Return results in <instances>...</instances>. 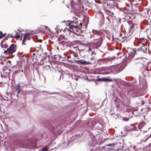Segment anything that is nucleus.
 Here are the masks:
<instances>
[{
  "label": "nucleus",
  "instance_id": "f704fd0d",
  "mask_svg": "<svg viewBox=\"0 0 151 151\" xmlns=\"http://www.w3.org/2000/svg\"><path fill=\"white\" fill-rule=\"evenodd\" d=\"M74 23L75 24H76L77 22H75L74 21H71V22H70V24H72V23Z\"/></svg>",
  "mask_w": 151,
  "mask_h": 151
},
{
  "label": "nucleus",
  "instance_id": "37998d69",
  "mask_svg": "<svg viewBox=\"0 0 151 151\" xmlns=\"http://www.w3.org/2000/svg\"><path fill=\"white\" fill-rule=\"evenodd\" d=\"M8 63H11V61L10 60H8L7 61Z\"/></svg>",
  "mask_w": 151,
  "mask_h": 151
},
{
  "label": "nucleus",
  "instance_id": "7c9ffc66",
  "mask_svg": "<svg viewBox=\"0 0 151 151\" xmlns=\"http://www.w3.org/2000/svg\"><path fill=\"white\" fill-rule=\"evenodd\" d=\"M117 99L116 98H115V99L114 100V101L116 104V102H117Z\"/></svg>",
  "mask_w": 151,
  "mask_h": 151
},
{
  "label": "nucleus",
  "instance_id": "e2e57ef3",
  "mask_svg": "<svg viewBox=\"0 0 151 151\" xmlns=\"http://www.w3.org/2000/svg\"><path fill=\"white\" fill-rule=\"evenodd\" d=\"M68 58H69V57H68Z\"/></svg>",
  "mask_w": 151,
  "mask_h": 151
},
{
  "label": "nucleus",
  "instance_id": "864d4df0",
  "mask_svg": "<svg viewBox=\"0 0 151 151\" xmlns=\"http://www.w3.org/2000/svg\"><path fill=\"white\" fill-rule=\"evenodd\" d=\"M138 128H139V129H140V128L139 127V126L138 125Z\"/></svg>",
  "mask_w": 151,
  "mask_h": 151
},
{
  "label": "nucleus",
  "instance_id": "c85d7f7f",
  "mask_svg": "<svg viewBox=\"0 0 151 151\" xmlns=\"http://www.w3.org/2000/svg\"><path fill=\"white\" fill-rule=\"evenodd\" d=\"M74 60H68V61L69 62H70V63H75V62H74Z\"/></svg>",
  "mask_w": 151,
  "mask_h": 151
},
{
  "label": "nucleus",
  "instance_id": "603ef678",
  "mask_svg": "<svg viewBox=\"0 0 151 151\" xmlns=\"http://www.w3.org/2000/svg\"><path fill=\"white\" fill-rule=\"evenodd\" d=\"M122 53H118L117 55H119V54H122Z\"/></svg>",
  "mask_w": 151,
  "mask_h": 151
},
{
  "label": "nucleus",
  "instance_id": "7ed1b4c3",
  "mask_svg": "<svg viewBox=\"0 0 151 151\" xmlns=\"http://www.w3.org/2000/svg\"><path fill=\"white\" fill-rule=\"evenodd\" d=\"M16 50V45L14 44H11L10 47L7 49L6 51H4V53L9 54L15 52Z\"/></svg>",
  "mask_w": 151,
  "mask_h": 151
},
{
  "label": "nucleus",
  "instance_id": "052dcab7",
  "mask_svg": "<svg viewBox=\"0 0 151 151\" xmlns=\"http://www.w3.org/2000/svg\"><path fill=\"white\" fill-rule=\"evenodd\" d=\"M39 46H40V47L41 46V45H40Z\"/></svg>",
  "mask_w": 151,
  "mask_h": 151
},
{
  "label": "nucleus",
  "instance_id": "4d7b16f0",
  "mask_svg": "<svg viewBox=\"0 0 151 151\" xmlns=\"http://www.w3.org/2000/svg\"><path fill=\"white\" fill-rule=\"evenodd\" d=\"M143 124H144V123H141V124H142V125H143ZM139 124H141V123H139Z\"/></svg>",
  "mask_w": 151,
  "mask_h": 151
},
{
  "label": "nucleus",
  "instance_id": "b1692460",
  "mask_svg": "<svg viewBox=\"0 0 151 151\" xmlns=\"http://www.w3.org/2000/svg\"><path fill=\"white\" fill-rule=\"evenodd\" d=\"M93 60V62H95V58L94 56H93L91 58L90 60Z\"/></svg>",
  "mask_w": 151,
  "mask_h": 151
},
{
  "label": "nucleus",
  "instance_id": "79ce46f5",
  "mask_svg": "<svg viewBox=\"0 0 151 151\" xmlns=\"http://www.w3.org/2000/svg\"><path fill=\"white\" fill-rule=\"evenodd\" d=\"M121 29H122L123 28V25L122 24L121 27Z\"/></svg>",
  "mask_w": 151,
  "mask_h": 151
},
{
  "label": "nucleus",
  "instance_id": "423d86ee",
  "mask_svg": "<svg viewBox=\"0 0 151 151\" xmlns=\"http://www.w3.org/2000/svg\"><path fill=\"white\" fill-rule=\"evenodd\" d=\"M21 87L19 83H17L16 84L15 86V92L16 94L18 95L19 94L21 90Z\"/></svg>",
  "mask_w": 151,
  "mask_h": 151
},
{
  "label": "nucleus",
  "instance_id": "4be33fe9",
  "mask_svg": "<svg viewBox=\"0 0 151 151\" xmlns=\"http://www.w3.org/2000/svg\"><path fill=\"white\" fill-rule=\"evenodd\" d=\"M140 133L137 132L134 134V137H137L139 135Z\"/></svg>",
  "mask_w": 151,
  "mask_h": 151
},
{
  "label": "nucleus",
  "instance_id": "58836bf2",
  "mask_svg": "<svg viewBox=\"0 0 151 151\" xmlns=\"http://www.w3.org/2000/svg\"><path fill=\"white\" fill-rule=\"evenodd\" d=\"M113 6V7L111 6V8H112V7H113L114 8H115L116 7V5Z\"/></svg>",
  "mask_w": 151,
  "mask_h": 151
},
{
  "label": "nucleus",
  "instance_id": "13d9d810",
  "mask_svg": "<svg viewBox=\"0 0 151 151\" xmlns=\"http://www.w3.org/2000/svg\"><path fill=\"white\" fill-rule=\"evenodd\" d=\"M65 22V21L64 20V21H63L62 22Z\"/></svg>",
  "mask_w": 151,
  "mask_h": 151
},
{
  "label": "nucleus",
  "instance_id": "a18cd8bd",
  "mask_svg": "<svg viewBox=\"0 0 151 151\" xmlns=\"http://www.w3.org/2000/svg\"><path fill=\"white\" fill-rule=\"evenodd\" d=\"M120 115L119 114H117L116 115V116H117L118 118H119V116Z\"/></svg>",
  "mask_w": 151,
  "mask_h": 151
},
{
  "label": "nucleus",
  "instance_id": "6ab92c4d",
  "mask_svg": "<svg viewBox=\"0 0 151 151\" xmlns=\"http://www.w3.org/2000/svg\"><path fill=\"white\" fill-rule=\"evenodd\" d=\"M102 1V3H104L105 5H106L107 6H108V4L106 2L107 1H108V0H101Z\"/></svg>",
  "mask_w": 151,
  "mask_h": 151
},
{
  "label": "nucleus",
  "instance_id": "3c124183",
  "mask_svg": "<svg viewBox=\"0 0 151 151\" xmlns=\"http://www.w3.org/2000/svg\"><path fill=\"white\" fill-rule=\"evenodd\" d=\"M147 12H148L149 11V10H150L149 9H148V10L147 9ZM147 13L148 14V13L147 12Z\"/></svg>",
  "mask_w": 151,
  "mask_h": 151
},
{
  "label": "nucleus",
  "instance_id": "2f4dec72",
  "mask_svg": "<svg viewBox=\"0 0 151 151\" xmlns=\"http://www.w3.org/2000/svg\"><path fill=\"white\" fill-rule=\"evenodd\" d=\"M26 40L24 38L23 40L22 41V44L23 45H25V43H24V42Z\"/></svg>",
  "mask_w": 151,
  "mask_h": 151
},
{
  "label": "nucleus",
  "instance_id": "6e6d98bb",
  "mask_svg": "<svg viewBox=\"0 0 151 151\" xmlns=\"http://www.w3.org/2000/svg\"><path fill=\"white\" fill-rule=\"evenodd\" d=\"M33 55H35V53H33Z\"/></svg>",
  "mask_w": 151,
  "mask_h": 151
},
{
  "label": "nucleus",
  "instance_id": "20e7f679",
  "mask_svg": "<svg viewBox=\"0 0 151 151\" xmlns=\"http://www.w3.org/2000/svg\"><path fill=\"white\" fill-rule=\"evenodd\" d=\"M111 68L109 67H102L99 69V70L103 72L101 73L103 75H107L111 73Z\"/></svg>",
  "mask_w": 151,
  "mask_h": 151
},
{
  "label": "nucleus",
  "instance_id": "9d476101",
  "mask_svg": "<svg viewBox=\"0 0 151 151\" xmlns=\"http://www.w3.org/2000/svg\"><path fill=\"white\" fill-rule=\"evenodd\" d=\"M102 42V39L101 37V38H100L99 40L96 43V45L97 48L100 47L101 45Z\"/></svg>",
  "mask_w": 151,
  "mask_h": 151
},
{
  "label": "nucleus",
  "instance_id": "a19ab883",
  "mask_svg": "<svg viewBox=\"0 0 151 151\" xmlns=\"http://www.w3.org/2000/svg\"><path fill=\"white\" fill-rule=\"evenodd\" d=\"M93 54H95V53H94V52L92 51V52H91V54L92 55H93Z\"/></svg>",
  "mask_w": 151,
  "mask_h": 151
},
{
  "label": "nucleus",
  "instance_id": "f257e3e1",
  "mask_svg": "<svg viewBox=\"0 0 151 151\" xmlns=\"http://www.w3.org/2000/svg\"><path fill=\"white\" fill-rule=\"evenodd\" d=\"M147 85L146 82H144L140 87L130 89L127 93L131 95L133 98H136L144 95L147 92Z\"/></svg>",
  "mask_w": 151,
  "mask_h": 151
},
{
  "label": "nucleus",
  "instance_id": "ddd939ff",
  "mask_svg": "<svg viewBox=\"0 0 151 151\" xmlns=\"http://www.w3.org/2000/svg\"><path fill=\"white\" fill-rule=\"evenodd\" d=\"M92 33L93 35L96 34V35H99L101 34V32L98 30L93 29L92 31Z\"/></svg>",
  "mask_w": 151,
  "mask_h": 151
},
{
  "label": "nucleus",
  "instance_id": "680f3d73",
  "mask_svg": "<svg viewBox=\"0 0 151 151\" xmlns=\"http://www.w3.org/2000/svg\"><path fill=\"white\" fill-rule=\"evenodd\" d=\"M18 0L20 1L21 0Z\"/></svg>",
  "mask_w": 151,
  "mask_h": 151
},
{
  "label": "nucleus",
  "instance_id": "aec40b11",
  "mask_svg": "<svg viewBox=\"0 0 151 151\" xmlns=\"http://www.w3.org/2000/svg\"><path fill=\"white\" fill-rule=\"evenodd\" d=\"M122 120L124 121L127 122L129 120V119L128 118L124 117L122 118Z\"/></svg>",
  "mask_w": 151,
  "mask_h": 151
},
{
  "label": "nucleus",
  "instance_id": "09e8293b",
  "mask_svg": "<svg viewBox=\"0 0 151 151\" xmlns=\"http://www.w3.org/2000/svg\"><path fill=\"white\" fill-rule=\"evenodd\" d=\"M0 34H1V35L2 34V32L1 31L0 32Z\"/></svg>",
  "mask_w": 151,
  "mask_h": 151
},
{
  "label": "nucleus",
  "instance_id": "a878e982",
  "mask_svg": "<svg viewBox=\"0 0 151 151\" xmlns=\"http://www.w3.org/2000/svg\"><path fill=\"white\" fill-rule=\"evenodd\" d=\"M94 123H87V126H89V125H90L89 124H91V125H92V128H93V127H94V124H93Z\"/></svg>",
  "mask_w": 151,
  "mask_h": 151
},
{
  "label": "nucleus",
  "instance_id": "5701e85b",
  "mask_svg": "<svg viewBox=\"0 0 151 151\" xmlns=\"http://www.w3.org/2000/svg\"><path fill=\"white\" fill-rule=\"evenodd\" d=\"M46 93L48 94H50V95H52L54 94H55L57 93H55V92H47Z\"/></svg>",
  "mask_w": 151,
  "mask_h": 151
},
{
  "label": "nucleus",
  "instance_id": "f8f14e48",
  "mask_svg": "<svg viewBox=\"0 0 151 151\" xmlns=\"http://www.w3.org/2000/svg\"><path fill=\"white\" fill-rule=\"evenodd\" d=\"M49 126L48 127V129L51 131H53L55 129V127L51 123H49Z\"/></svg>",
  "mask_w": 151,
  "mask_h": 151
},
{
  "label": "nucleus",
  "instance_id": "5fc2aeb1",
  "mask_svg": "<svg viewBox=\"0 0 151 151\" xmlns=\"http://www.w3.org/2000/svg\"><path fill=\"white\" fill-rule=\"evenodd\" d=\"M11 36L12 37H13V36L12 35H11Z\"/></svg>",
  "mask_w": 151,
  "mask_h": 151
},
{
  "label": "nucleus",
  "instance_id": "6e6552de",
  "mask_svg": "<svg viewBox=\"0 0 151 151\" xmlns=\"http://www.w3.org/2000/svg\"><path fill=\"white\" fill-rule=\"evenodd\" d=\"M99 81H104V82H111L112 81V79H109L107 78H99L98 79Z\"/></svg>",
  "mask_w": 151,
  "mask_h": 151
},
{
  "label": "nucleus",
  "instance_id": "bf43d9fd",
  "mask_svg": "<svg viewBox=\"0 0 151 151\" xmlns=\"http://www.w3.org/2000/svg\"><path fill=\"white\" fill-rule=\"evenodd\" d=\"M147 131H144V132H146Z\"/></svg>",
  "mask_w": 151,
  "mask_h": 151
},
{
  "label": "nucleus",
  "instance_id": "0eeeda50",
  "mask_svg": "<svg viewBox=\"0 0 151 151\" xmlns=\"http://www.w3.org/2000/svg\"><path fill=\"white\" fill-rule=\"evenodd\" d=\"M127 22L129 23V25H130L129 32V33H132L133 31L134 30L133 29L134 28L133 24L132 22L129 23L128 21Z\"/></svg>",
  "mask_w": 151,
  "mask_h": 151
},
{
  "label": "nucleus",
  "instance_id": "4c0bfd02",
  "mask_svg": "<svg viewBox=\"0 0 151 151\" xmlns=\"http://www.w3.org/2000/svg\"><path fill=\"white\" fill-rule=\"evenodd\" d=\"M117 151H122V150L121 148L117 149L116 150Z\"/></svg>",
  "mask_w": 151,
  "mask_h": 151
},
{
  "label": "nucleus",
  "instance_id": "de8ad7c7",
  "mask_svg": "<svg viewBox=\"0 0 151 151\" xmlns=\"http://www.w3.org/2000/svg\"><path fill=\"white\" fill-rule=\"evenodd\" d=\"M111 144H109L108 145H107V146H111Z\"/></svg>",
  "mask_w": 151,
  "mask_h": 151
},
{
  "label": "nucleus",
  "instance_id": "412c9836",
  "mask_svg": "<svg viewBox=\"0 0 151 151\" xmlns=\"http://www.w3.org/2000/svg\"><path fill=\"white\" fill-rule=\"evenodd\" d=\"M48 150V148L46 147H44L42 150H41V151H47Z\"/></svg>",
  "mask_w": 151,
  "mask_h": 151
},
{
  "label": "nucleus",
  "instance_id": "cd10ccee",
  "mask_svg": "<svg viewBox=\"0 0 151 151\" xmlns=\"http://www.w3.org/2000/svg\"><path fill=\"white\" fill-rule=\"evenodd\" d=\"M6 35V33H4V34H2L0 35V38H2V37L5 36V35Z\"/></svg>",
  "mask_w": 151,
  "mask_h": 151
},
{
  "label": "nucleus",
  "instance_id": "bb28decb",
  "mask_svg": "<svg viewBox=\"0 0 151 151\" xmlns=\"http://www.w3.org/2000/svg\"><path fill=\"white\" fill-rule=\"evenodd\" d=\"M123 69L121 68H119L118 67V68H117V70H118L117 72H119L120 71H121L122 70H123Z\"/></svg>",
  "mask_w": 151,
  "mask_h": 151
},
{
  "label": "nucleus",
  "instance_id": "72a5a7b5",
  "mask_svg": "<svg viewBox=\"0 0 151 151\" xmlns=\"http://www.w3.org/2000/svg\"><path fill=\"white\" fill-rule=\"evenodd\" d=\"M43 27H44L45 29H49V28L46 26L44 25L43 26Z\"/></svg>",
  "mask_w": 151,
  "mask_h": 151
},
{
  "label": "nucleus",
  "instance_id": "f03ea898",
  "mask_svg": "<svg viewBox=\"0 0 151 151\" xmlns=\"http://www.w3.org/2000/svg\"><path fill=\"white\" fill-rule=\"evenodd\" d=\"M138 46L140 47L137 49V51L135 50H134L132 49L131 50L130 52H127V53H123V55L122 56H121V57H123L126 58L127 56V58L129 59H131L134 57L135 54L138 53L137 52H142L143 53H147V48L146 45L144 43H140L138 45Z\"/></svg>",
  "mask_w": 151,
  "mask_h": 151
},
{
  "label": "nucleus",
  "instance_id": "2eb2a0df",
  "mask_svg": "<svg viewBox=\"0 0 151 151\" xmlns=\"http://www.w3.org/2000/svg\"><path fill=\"white\" fill-rule=\"evenodd\" d=\"M0 125L2 128H3V126H4L6 129H9V128L10 127V126L7 125L6 123H3V124L0 123Z\"/></svg>",
  "mask_w": 151,
  "mask_h": 151
},
{
  "label": "nucleus",
  "instance_id": "9b49d317",
  "mask_svg": "<svg viewBox=\"0 0 151 151\" xmlns=\"http://www.w3.org/2000/svg\"><path fill=\"white\" fill-rule=\"evenodd\" d=\"M32 34L31 33H25L24 36V38L25 40H26V39L29 40L30 37V35Z\"/></svg>",
  "mask_w": 151,
  "mask_h": 151
},
{
  "label": "nucleus",
  "instance_id": "c03bdc74",
  "mask_svg": "<svg viewBox=\"0 0 151 151\" xmlns=\"http://www.w3.org/2000/svg\"><path fill=\"white\" fill-rule=\"evenodd\" d=\"M55 144H56V142H54L53 143V144L52 145V146H54V145H55Z\"/></svg>",
  "mask_w": 151,
  "mask_h": 151
},
{
  "label": "nucleus",
  "instance_id": "4468645a",
  "mask_svg": "<svg viewBox=\"0 0 151 151\" xmlns=\"http://www.w3.org/2000/svg\"><path fill=\"white\" fill-rule=\"evenodd\" d=\"M68 144V142L66 143V144L65 142H64L62 143V144H60V146H62V148H65L67 147V145Z\"/></svg>",
  "mask_w": 151,
  "mask_h": 151
},
{
  "label": "nucleus",
  "instance_id": "c756f323",
  "mask_svg": "<svg viewBox=\"0 0 151 151\" xmlns=\"http://www.w3.org/2000/svg\"><path fill=\"white\" fill-rule=\"evenodd\" d=\"M151 137V134L148 137H147L145 139V141H147L149 138H150Z\"/></svg>",
  "mask_w": 151,
  "mask_h": 151
},
{
  "label": "nucleus",
  "instance_id": "ea45409f",
  "mask_svg": "<svg viewBox=\"0 0 151 151\" xmlns=\"http://www.w3.org/2000/svg\"><path fill=\"white\" fill-rule=\"evenodd\" d=\"M42 41V39H39L38 40V41L39 42H41Z\"/></svg>",
  "mask_w": 151,
  "mask_h": 151
},
{
  "label": "nucleus",
  "instance_id": "a211bd4d",
  "mask_svg": "<svg viewBox=\"0 0 151 151\" xmlns=\"http://www.w3.org/2000/svg\"><path fill=\"white\" fill-rule=\"evenodd\" d=\"M70 29H72L73 30L74 29H76V27L74 25H70L69 27Z\"/></svg>",
  "mask_w": 151,
  "mask_h": 151
},
{
  "label": "nucleus",
  "instance_id": "393cba45",
  "mask_svg": "<svg viewBox=\"0 0 151 151\" xmlns=\"http://www.w3.org/2000/svg\"><path fill=\"white\" fill-rule=\"evenodd\" d=\"M82 24L81 23H80L79 24V27H78V26L76 27V28H77V29H78L80 28V27L81 28L82 27Z\"/></svg>",
  "mask_w": 151,
  "mask_h": 151
},
{
  "label": "nucleus",
  "instance_id": "473e14b6",
  "mask_svg": "<svg viewBox=\"0 0 151 151\" xmlns=\"http://www.w3.org/2000/svg\"><path fill=\"white\" fill-rule=\"evenodd\" d=\"M94 63V62H87V63H86V64L88 65V64H91V63Z\"/></svg>",
  "mask_w": 151,
  "mask_h": 151
},
{
  "label": "nucleus",
  "instance_id": "8fccbe9b",
  "mask_svg": "<svg viewBox=\"0 0 151 151\" xmlns=\"http://www.w3.org/2000/svg\"><path fill=\"white\" fill-rule=\"evenodd\" d=\"M115 0H108V1H114Z\"/></svg>",
  "mask_w": 151,
  "mask_h": 151
},
{
  "label": "nucleus",
  "instance_id": "e433bc0d",
  "mask_svg": "<svg viewBox=\"0 0 151 151\" xmlns=\"http://www.w3.org/2000/svg\"><path fill=\"white\" fill-rule=\"evenodd\" d=\"M52 142L51 141L50 142V143L48 144L47 146L48 147V146H50L52 144Z\"/></svg>",
  "mask_w": 151,
  "mask_h": 151
},
{
  "label": "nucleus",
  "instance_id": "39448f33",
  "mask_svg": "<svg viewBox=\"0 0 151 151\" xmlns=\"http://www.w3.org/2000/svg\"><path fill=\"white\" fill-rule=\"evenodd\" d=\"M124 130L126 131H127L137 130V127L134 126L133 124H130L129 126H127L124 127Z\"/></svg>",
  "mask_w": 151,
  "mask_h": 151
},
{
  "label": "nucleus",
  "instance_id": "c9c22d12",
  "mask_svg": "<svg viewBox=\"0 0 151 151\" xmlns=\"http://www.w3.org/2000/svg\"><path fill=\"white\" fill-rule=\"evenodd\" d=\"M65 42L66 43H68L69 42V41L68 40H66L65 39Z\"/></svg>",
  "mask_w": 151,
  "mask_h": 151
},
{
  "label": "nucleus",
  "instance_id": "dca6fc26",
  "mask_svg": "<svg viewBox=\"0 0 151 151\" xmlns=\"http://www.w3.org/2000/svg\"><path fill=\"white\" fill-rule=\"evenodd\" d=\"M142 61V58H136L134 62L135 63H140Z\"/></svg>",
  "mask_w": 151,
  "mask_h": 151
},
{
  "label": "nucleus",
  "instance_id": "1a4fd4ad",
  "mask_svg": "<svg viewBox=\"0 0 151 151\" xmlns=\"http://www.w3.org/2000/svg\"><path fill=\"white\" fill-rule=\"evenodd\" d=\"M74 62H76L78 64H86L87 63V61L84 60H74Z\"/></svg>",
  "mask_w": 151,
  "mask_h": 151
},
{
  "label": "nucleus",
  "instance_id": "f3484780",
  "mask_svg": "<svg viewBox=\"0 0 151 151\" xmlns=\"http://www.w3.org/2000/svg\"><path fill=\"white\" fill-rule=\"evenodd\" d=\"M21 32V31H20L19 29H18L17 30V32L16 34L14 36L15 37L17 38H19L20 37V36L18 34V33H20V32Z\"/></svg>",
  "mask_w": 151,
  "mask_h": 151
},
{
  "label": "nucleus",
  "instance_id": "49530a36",
  "mask_svg": "<svg viewBox=\"0 0 151 151\" xmlns=\"http://www.w3.org/2000/svg\"><path fill=\"white\" fill-rule=\"evenodd\" d=\"M64 42V41L63 40L62 41H61V42H60V43H63V42Z\"/></svg>",
  "mask_w": 151,
  "mask_h": 151
}]
</instances>
